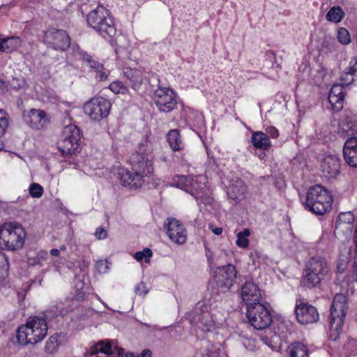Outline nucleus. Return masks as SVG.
Here are the masks:
<instances>
[{
  "label": "nucleus",
  "instance_id": "42",
  "mask_svg": "<svg viewBox=\"0 0 357 357\" xmlns=\"http://www.w3.org/2000/svg\"><path fill=\"white\" fill-rule=\"evenodd\" d=\"M135 291L139 296H145L148 293L149 289L144 282H140L136 286Z\"/></svg>",
  "mask_w": 357,
  "mask_h": 357
},
{
  "label": "nucleus",
  "instance_id": "39",
  "mask_svg": "<svg viewBox=\"0 0 357 357\" xmlns=\"http://www.w3.org/2000/svg\"><path fill=\"white\" fill-rule=\"evenodd\" d=\"M152 254L153 253L151 249L144 248L142 251L137 252L135 254V259L138 261H140L144 259L146 262H149V258L152 256Z\"/></svg>",
  "mask_w": 357,
  "mask_h": 357
},
{
  "label": "nucleus",
  "instance_id": "17",
  "mask_svg": "<svg viewBox=\"0 0 357 357\" xmlns=\"http://www.w3.org/2000/svg\"><path fill=\"white\" fill-rule=\"evenodd\" d=\"M323 176L328 179L335 178L340 173V160L338 156L328 155L326 156L321 165Z\"/></svg>",
  "mask_w": 357,
  "mask_h": 357
},
{
  "label": "nucleus",
  "instance_id": "35",
  "mask_svg": "<svg viewBox=\"0 0 357 357\" xmlns=\"http://www.w3.org/2000/svg\"><path fill=\"white\" fill-rule=\"evenodd\" d=\"M355 217L351 211L342 212L339 214L337 223H354Z\"/></svg>",
  "mask_w": 357,
  "mask_h": 357
},
{
  "label": "nucleus",
  "instance_id": "56",
  "mask_svg": "<svg viewBox=\"0 0 357 357\" xmlns=\"http://www.w3.org/2000/svg\"><path fill=\"white\" fill-rule=\"evenodd\" d=\"M126 357H135V355L132 353H128L126 354Z\"/></svg>",
  "mask_w": 357,
  "mask_h": 357
},
{
  "label": "nucleus",
  "instance_id": "52",
  "mask_svg": "<svg viewBox=\"0 0 357 357\" xmlns=\"http://www.w3.org/2000/svg\"><path fill=\"white\" fill-rule=\"evenodd\" d=\"M167 223L171 224V223H178L179 220H176L174 218H167Z\"/></svg>",
  "mask_w": 357,
  "mask_h": 357
},
{
  "label": "nucleus",
  "instance_id": "3",
  "mask_svg": "<svg viewBox=\"0 0 357 357\" xmlns=\"http://www.w3.org/2000/svg\"><path fill=\"white\" fill-rule=\"evenodd\" d=\"M329 272L330 268L325 259L320 257H311L305 264L301 284L309 289L317 287Z\"/></svg>",
  "mask_w": 357,
  "mask_h": 357
},
{
  "label": "nucleus",
  "instance_id": "51",
  "mask_svg": "<svg viewBox=\"0 0 357 357\" xmlns=\"http://www.w3.org/2000/svg\"><path fill=\"white\" fill-rule=\"evenodd\" d=\"M98 352H93V349L90 348V350L85 354L84 357H100L98 356Z\"/></svg>",
  "mask_w": 357,
  "mask_h": 357
},
{
  "label": "nucleus",
  "instance_id": "4",
  "mask_svg": "<svg viewBox=\"0 0 357 357\" xmlns=\"http://www.w3.org/2000/svg\"><path fill=\"white\" fill-rule=\"evenodd\" d=\"M87 23L105 39H111L116 30L109 11L102 6H98L87 15Z\"/></svg>",
  "mask_w": 357,
  "mask_h": 357
},
{
  "label": "nucleus",
  "instance_id": "7",
  "mask_svg": "<svg viewBox=\"0 0 357 357\" xmlns=\"http://www.w3.org/2000/svg\"><path fill=\"white\" fill-rule=\"evenodd\" d=\"M26 237V232L22 225H0V248L8 250L21 248Z\"/></svg>",
  "mask_w": 357,
  "mask_h": 357
},
{
  "label": "nucleus",
  "instance_id": "40",
  "mask_svg": "<svg viewBox=\"0 0 357 357\" xmlns=\"http://www.w3.org/2000/svg\"><path fill=\"white\" fill-rule=\"evenodd\" d=\"M346 70L357 77V59L356 57L351 59Z\"/></svg>",
  "mask_w": 357,
  "mask_h": 357
},
{
  "label": "nucleus",
  "instance_id": "46",
  "mask_svg": "<svg viewBox=\"0 0 357 357\" xmlns=\"http://www.w3.org/2000/svg\"><path fill=\"white\" fill-rule=\"evenodd\" d=\"M178 178L180 183L178 184V186L181 185V188L187 186V183L190 181L186 176L183 175L179 176Z\"/></svg>",
  "mask_w": 357,
  "mask_h": 357
},
{
  "label": "nucleus",
  "instance_id": "2",
  "mask_svg": "<svg viewBox=\"0 0 357 357\" xmlns=\"http://www.w3.org/2000/svg\"><path fill=\"white\" fill-rule=\"evenodd\" d=\"M47 325L45 319L40 317L29 318L26 324L20 326L17 331V339L22 345L35 344L42 341L47 335Z\"/></svg>",
  "mask_w": 357,
  "mask_h": 357
},
{
  "label": "nucleus",
  "instance_id": "22",
  "mask_svg": "<svg viewBox=\"0 0 357 357\" xmlns=\"http://www.w3.org/2000/svg\"><path fill=\"white\" fill-rule=\"evenodd\" d=\"M165 229L169 238L178 244L186 241V231L183 225H165Z\"/></svg>",
  "mask_w": 357,
  "mask_h": 357
},
{
  "label": "nucleus",
  "instance_id": "41",
  "mask_svg": "<svg viewBox=\"0 0 357 357\" xmlns=\"http://www.w3.org/2000/svg\"><path fill=\"white\" fill-rule=\"evenodd\" d=\"M96 267L99 273H105L109 268L107 261L104 260L97 261Z\"/></svg>",
  "mask_w": 357,
  "mask_h": 357
},
{
  "label": "nucleus",
  "instance_id": "38",
  "mask_svg": "<svg viewBox=\"0 0 357 357\" xmlns=\"http://www.w3.org/2000/svg\"><path fill=\"white\" fill-rule=\"evenodd\" d=\"M43 192V188L38 183H33L29 187V193L32 197L39 198Z\"/></svg>",
  "mask_w": 357,
  "mask_h": 357
},
{
  "label": "nucleus",
  "instance_id": "29",
  "mask_svg": "<svg viewBox=\"0 0 357 357\" xmlns=\"http://www.w3.org/2000/svg\"><path fill=\"white\" fill-rule=\"evenodd\" d=\"M340 130L347 137H355L354 135L357 134V124L352 121L346 119L340 124Z\"/></svg>",
  "mask_w": 357,
  "mask_h": 357
},
{
  "label": "nucleus",
  "instance_id": "47",
  "mask_svg": "<svg viewBox=\"0 0 357 357\" xmlns=\"http://www.w3.org/2000/svg\"><path fill=\"white\" fill-rule=\"evenodd\" d=\"M80 55H81L82 59L83 61H84L85 62H86L87 64L93 59L92 56L91 55L88 54L85 52H80Z\"/></svg>",
  "mask_w": 357,
  "mask_h": 357
},
{
  "label": "nucleus",
  "instance_id": "23",
  "mask_svg": "<svg viewBox=\"0 0 357 357\" xmlns=\"http://www.w3.org/2000/svg\"><path fill=\"white\" fill-rule=\"evenodd\" d=\"M91 348L93 349V352L102 353L105 354H112L114 351H116L117 354L120 356L123 354V349L119 348L114 341L109 340H100L96 344L93 345Z\"/></svg>",
  "mask_w": 357,
  "mask_h": 357
},
{
  "label": "nucleus",
  "instance_id": "11",
  "mask_svg": "<svg viewBox=\"0 0 357 357\" xmlns=\"http://www.w3.org/2000/svg\"><path fill=\"white\" fill-rule=\"evenodd\" d=\"M111 103L103 97L93 98L84 105L85 114L94 121H100L109 115Z\"/></svg>",
  "mask_w": 357,
  "mask_h": 357
},
{
  "label": "nucleus",
  "instance_id": "16",
  "mask_svg": "<svg viewBox=\"0 0 357 357\" xmlns=\"http://www.w3.org/2000/svg\"><path fill=\"white\" fill-rule=\"evenodd\" d=\"M241 296L247 307L261 303V295L257 284L252 281H246L241 287Z\"/></svg>",
  "mask_w": 357,
  "mask_h": 357
},
{
  "label": "nucleus",
  "instance_id": "20",
  "mask_svg": "<svg viewBox=\"0 0 357 357\" xmlns=\"http://www.w3.org/2000/svg\"><path fill=\"white\" fill-rule=\"evenodd\" d=\"M343 155L348 165L357 167V137H349L345 142Z\"/></svg>",
  "mask_w": 357,
  "mask_h": 357
},
{
  "label": "nucleus",
  "instance_id": "32",
  "mask_svg": "<svg viewBox=\"0 0 357 357\" xmlns=\"http://www.w3.org/2000/svg\"><path fill=\"white\" fill-rule=\"evenodd\" d=\"M322 48L328 52H333L337 50V45L335 39L332 37H325L322 44Z\"/></svg>",
  "mask_w": 357,
  "mask_h": 357
},
{
  "label": "nucleus",
  "instance_id": "15",
  "mask_svg": "<svg viewBox=\"0 0 357 357\" xmlns=\"http://www.w3.org/2000/svg\"><path fill=\"white\" fill-rule=\"evenodd\" d=\"M296 319L301 324H312L318 321L319 313L315 307L305 303L297 304L295 308Z\"/></svg>",
  "mask_w": 357,
  "mask_h": 357
},
{
  "label": "nucleus",
  "instance_id": "26",
  "mask_svg": "<svg viewBox=\"0 0 357 357\" xmlns=\"http://www.w3.org/2000/svg\"><path fill=\"white\" fill-rule=\"evenodd\" d=\"M167 139L169 145L174 151L182 150L184 144L181 139L179 132L174 129L171 130L167 135Z\"/></svg>",
  "mask_w": 357,
  "mask_h": 357
},
{
  "label": "nucleus",
  "instance_id": "48",
  "mask_svg": "<svg viewBox=\"0 0 357 357\" xmlns=\"http://www.w3.org/2000/svg\"><path fill=\"white\" fill-rule=\"evenodd\" d=\"M268 132L273 138H277L279 136L278 130L275 128H270Z\"/></svg>",
  "mask_w": 357,
  "mask_h": 357
},
{
  "label": "nucleus",
  "instance_id": "34",
  "mask_svg": "<svg viewBox=\"0 0 357 357\" xmlns=\"http://www.w3.org/2000/svg\"><path fill=\"white\" fill-rule=\"evenodd\" d=\"M337 40L342 45H348L351 42L349 32L344 27H341L337 31Z\"/></svg>",
  "mask_w": 357,
  "mask_h": 357
},
{
  "label": "nucleus",
  "instance_id": "8",
  "mask_svg": "<svg viewBox=\"0 0 357 357\" xmlns=\"http://www.w3.org/2000/svg\"><path fill=\"white\" fill-rule=\"evenodd\" d=\"M356 79H357V77L346 70L342 73L340 79V83L334 84L328 94V101L333 110L339 112L343 108L346 94L344 91V86L350 85Z\"/></svg>",
  "mask_w": 357,
  "mask_h": 357
},
{
  "label": "nucleus",
  "instance_id": "49",
  "mask_svg": "<svg viewBox=\"0 0 357 357\" xmlns=\"http://www.w3.org/2000/svg\"><path fill=\"white\" fill-rule=\"evenodd\" d=\"M8 91L6 82L0 78V94L4 93Z\"/></svg>",
  "mask_w": 357,
  "mask_h": 357
},
{
  "label": "nucleus",
  "instance_id": "21",
  "mask_svg": "<svg viewBox=\"0 0 357 357\" xmlns=\"http://www.w3.org/2000/svg\"><path fill=\"white\" fill-rule=\"evenodd\" d=\"M123 76L126 78V84L133 90L138 91L143 83V73L137 68H126Z\"/></svg>",
  "mask_w": 357,
  "mask_h": 357
},
{
  "label": "nucleus",
  "instance_id": "45",
  "mask_svg": "<svg viewBox=\"0 0 357 357\" xmlns=\"http://www.w3.org/2000/svg\"><path fill=\"white\" fill-rule=\"evenodd\" d=\"M87 66L91 69L92 72L94 70H97L98 68H102V63H100L98 61L92 59L88 64Z\"/></svg>",
  "mask_w": 357,
  "mask_h": 357
},
{
  "label": "nucleus",
  "instance_id": "12",
  "mask_svg": "<svg viewBox=\"0 0 357 357\" xmlns=\"http://www.w3.org/2000/svg\"><path fill=\"white\" fill-rule=\"evenodd\" d=\"M153 101L158 109L162 112H170L178 105L176 93L167 87L160 86L154 91Z\"/></svg>",
  "mask_w": 357,
  "mask_h": 357
},
{
  "label": "nucleus",
  "instance_id": "27",
  "mask_svg": "<svg viewBox=\"0 0 357 357\" xmlns=\"http://www.w3.org/2000/svg\"><path fill=\"white\" fill-rule=\"evenodd\" d=\"M288 351L291 357H308L309 355L306 345L300 342L291 343L288 347Z\"/></svg>",
  "mask_w": 357,
  "mask_h": 357
},
{
  "label": "nucleus",
  "instance_id": "5",
  "mask_svg": "<svg viewBox=\"0 0 357 357\" xmlns=\"http://www.w3.org/2000/svg\"><path fill=\"white\" fill-rule=\"evenodd\" d=\"M333 197L322 185H315L308 190L305 207L316 215H324L331 208Z\"/></svg>",
  "mask_w": 357,
  "mask_h": 357
},
{
  "label": "nucleus",
  "instance_id": "19",
  "mask_svg": "<svg viewBox=\"0 0 357 357\" xmlns=\"http://www.w3.org/2000/svg\"><path fill=\"white\" fill-rule=\"evenodd\" d=\"M246 192L247 186L243 180L236 178L230 181L227 190L229 198L239 202L245 197Z\"/></svg>",
  "mask_w": 357,
  "mask_h": 357
},
{
  "label": "nucleus",
  "instance_id": "6",
  "mask_svg": "<svg viewBox=\"0 0 357 357\" xmlns=\"http://www.w3.org/2000/svg\"><path fill=\"white\" fill-rule=\"evenodd\" d=\"M347 309V298L342 294H336L333 298L331 308L329 338L336 340L340 333L344 323Z\"/></svg>",
  "mask_w": 357,
  "mask_h": 357
},
{
  "label": "nucleus",
  "instance_id": "54",
  "mask_svg": "<svg viewBox=\"0 0 357 357\" xmlns=\"http://www.w3.org/2000/svg\"><path fill=\"white\" fill-rule=\"evenodd\" d=\"M354 238L356 243V253L357 255V229L355 231Z\"/></svg>",
  "mask_w": 357,
  "mask_h": 357
},
{
  "label": "nucleus",
  "instance_id": "24",
  "mask_svg": "<svg viewBox=\"0 0 357 357\" xmlns=\"http://www.w3.org/2000/svg\"><path fill=\"white\" fill-rule=\"evenodd\" d=\"M252 143L253 146L260 150H268L271 146L268 136L262 132H255L252 134Z\"/></svg>",
  "mask_w": 357,
  "mask_h": 357
},
{
  "label": "nucleus",
  "instance_id": "1",
  "mask_svg": "<svg viewBox=\"0 0 357 357\" xmlns=\"http://www.w3.org/2000/svg\"><path fill=\"white\" fill-rule=\"evenodd\" d=\"M153 158L152 144L145 140L130 157L131 171L123 169L119 173L121 185L130 188H141L145 178L153 172Z\"/></svg>",
  "mask_w": 357,
  "mask_h": 357
},
{
  "label": "nucleus",
  "instance_id": "36",
  "mask_svg": "<svg viewBox=\"0 0 357 357\" xmlns=\"http://www.w3.org/2000/svg\"><path fill=\"white\" fill-rule=\"evenodd\" d=\"M92 73H95V77L100 82H103L107 79L109 75V70L106 69L102 64V68L94 70Z\"/></svg>",
  "mask_w": 357,
  "mask_h": 357
},
{
  "label": "nucleus",
  "instance_id": "58",
  "mask_svg": "<svg viewBox=\"0 0 357 357\" xmlns=\"http://www.w3.org/2000/svg\"><path fill=\"white\" fill-rule=\"evenodd\" d=\"M353 343H355V341H354V340H352L351 341H350V342H349V344H352Z\"/></svg>",
  "mask_w": 357,
  "mask_h": 357
},
{
  "label": "nucleus",
  "instance_id": "31",
  "mask_svg": "<svg viewBox=\"0 0 357 357\" xmlns=\"http://www.w3.org/2000/svg\"><path fill=\"white\" fill-rule=\"evenodd\" d=\"M58 339V335H52L48 338L45 347V351L47 353L52 354L56 351L59 347Z\"/></svg>",
  "mask_w": 357,
  "mask_h": 357
},
{
  "label": "nucleus",
  "instance_id": "25",
  "mask_svg": "<svg viewBox=\"0 0 357 357\" xmlns=\"http://www.w3.org/2000/svg\"><path fill=\"white\" fill-rule=\"evenodd\" d=\"M21 45V40L19 37L0 38V52L10 53L17 50Z\"/></svg>",
  "mask_w": 357,
  "mask_h": 357
},
{
  "label": "nucleus",
  "instance_id": "10",
  "mask_svg": "<svg viewBox=\"0 0 357 357\" xmlns=\"http://www.w3.org/2000/svg\"><path fill=\"white\" fill-rule=\"evenodd\" d=\"M246 316L249 323L257 330L265 329L272 323L270 311L261 303L248 307Z\"/></svg>",
  "mask_w": 357,
  "mask_h": 357
},
{
  "label": "nucleus",
  "instance_id": "44",
  "mask_svg": "<svg viewBox=\"0 0 357 357\" xmlns=\"http://www.w3.org/2000/svg\"><path fill=\"white\" fill-rule=\"evenodd\" d=\"M10 84L13 88L18 89L23 86L24 82L17 78H13Z\"/></svg>",
  "mask_w": 357,
  "mask_h": 357
},
{
  "label": "nucleus",
  "instance_id": "9",
  "mask_svg": "<svg viewBox=\"0 0 357 357\" xmlns=\"http://www.w3.org/2000/svg\"><path fill=\"white\" fill-rule=\"evenodd\" d=\"M80 132L75 125H68L64 127L61 138L57 145L62 155H71L75 153L79 148Z\"/></svg>",
  "mask_w": 357,
  "mask_h": 357
},
{
  "label": "nucleus",
  "instance_id": "37",
  "mask_svg": "<svg viewBox=\"0 0 357 357\" xmlns=\"http://www.w3.org/2000/svg\"><path fill=\"white\" fill-rule=\"evenodd\" d=\"M8 126V119L6 112L0 109V137H2Z\"/></svg>",
  "mask_w": 357,
  "mask_h": 357
},
{
  "label": "nucleus",
  "instance_id": "30",
  "mask_svg": "<svg viewBox=\"0 0 357 357\" xmlns=\"http://www.w3.org/2000/svg\"><path fill=\"white\" fill-rule=\"evenodd\" d=\"M250 234L249 229H245L243 231H240L237 234V240L236 241V245L239 248H247L249 244L248 237Z\"/></svg>",
  "mask_w": 357,
  "mask_h": 357
},
{
  "label": "nucleus",
  "instance_id": "55",
  "mask_svg": "<svg viewBox=\"0 0 357 357\" xmlns=\"http://www.w3.org/2000/svg\"><path fill=\"white\" fill-rule=\"evenodd\" d=\"M192 195L193 196H195V197L196 198V199L198 201L199 199H202V197L198 195V192H196L195 194H194L193 192H192Z\"/></svg>",
  "mask_w": 357,
  "mask_h": 357
},
{
  "label": "nucleus",
  "instance_id": "28",
  "mask_svg": "<svg viewBox=\"0 0 357 357\" xmlns=\"http://www.w3.org/2000/svg\"><path fill=\"white\" fill-rule=\"evenodd\" d=\"M345 15V13L340 6L332 7L326 15V18L328 21L338 23L342 20Z\"/></svg>",
  "mask_w": 357,
  "mask_h": 357
},
{
  "label": "nucleus",
  "instance_id": "53",
  "mask_svg": "<svg viewBox=\"0 0 357 357\" xmlns=\"http://www.w3.org/2000/svg\"><path fill=\"white\" fill-rule=\"evenodd\" d=\"M50 254L53 256H59L60 254V250L59 249H52L50 250Z\"/></svg>",
  "mask_w": 357,
  "mask_h": 357
},
{
  "label": "nucleus",
  "instance_id": "14",
  "mask_svg": "<svg viewBox=\"0 0 357 357\" xmlns=\"http://www.w3.org/2000/svg\"><path fill=\"white\" fill-rule=\"evenodd\" d=\"M236 278V271L231 264L218 268L215 271L214 280L219 288L227 291L233 285Z\"/></svg>",
  "mask_w": 357,
  "mask_h": 357
},
{
  "label": "nucleus",
  "instance_id": "50",
  "mask_svg": "<svg viewBox=\"0 0 357 357\" xmlns=\"http://www.w3.org/2000/svg\"><path fill=\"white\" fill-rule=\"evenodd\" d=\"M209 228L216 235H220L222 232V229L221 227L213 228V225H210Z\"/></svg>",
  "mask_w": 357,
  "mask_h": 357
},
{
  "label": "nucleus",
  "instance_id": "13",
  "mask_svg": "<svg viewBox=\"0 0 357 357\" xmlns=\"http://www.w3.org/2000/svg\"><path fill=\"white\" fill-rule=\"evenodd\" d=\"M43 41L55 50L65 51L70 46L68 33L63 30L51 29L43 32Z\"/></svg>",
  "mask_w": 357,
  "mask_h": 357
},
{
  "label": "nucleus",
  "instance_id": "57",
  "mask_svg": "<svg viewBox=\"0 0 357 357\" xmlns=\"http://www.w3.org/2000/svg\"><path fill=\"white\" fill-rule=\"evenodd\" d=\"M60 250H66V246L65 245H61V248H60Z\"/></svg>",
  "mask_w": 357,
  "mask_h": 357
},
{
  "label": "nucleus",
  "instance_id": "33",
  "mask_svg": "<svg viewBox=\"0 0 357 357\" xmlns=\"http://www.w3.org/2000/svg\"><path fill=\"white\" fill-rule=\"evenodd\" d=\"M109 89L113 91L114 93L119 94H125L128 92V89L126 86H125L122 82L115 81L112 82L109 84Z\"/></svg>",
  "mask_w": 357,
  "mask_h": 357
},
{
  "label": "nucleus",
  "instance_id": "18",
  "mask_svg": "<svg viewBox=\"0 0 357 357\" xmlns=\"http://www.w3.org/2000/svg\"><path fill=\"white\" fill-rule=\"evenodd\" d=\"M25 121L31 128L36 130L44 128L50 123L47 112L37 109H31L26 116Z\"/></svg>",
  "mask_w": 357,
  "mask_h": 357
},
{
  "label": "nucleus",
  "instance_id": "43",
  "mask_svg": "<svg viewBox=\"0 0 357 357\" xmlns=\"http://www.w3.org/2000/svg\"><path fill=\"white\" fill-rule=\"evenodd\" d=\"M107 230L104 227H99L95 232V236L98 239L101 240L107 237Z\"/></svg>",
  "mask_w": 357,
  "mask_h": 357
}]
</instances>
